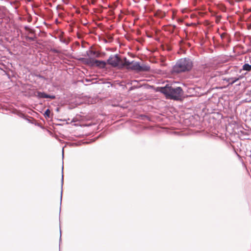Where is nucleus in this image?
I'll return each instance as SVG.
<instances>
[{
    "label": "nucleus",
    "instance_id": "1",
    "mask_svg": "<svg viewBox=\"0 0 251 251\" xmlns=\"http://www.w3.org/2000/svg\"><path fill=\"white\" fill-rule=\"evenodd\" d=\"M157 91L164 94L167 98L175 100H179L181 97L183 91L180 87H174L167 84L164 87H158Z\"/></svg>",
    "mask_w": 251,
    "mask_h": 251
},
{
    "label": "nucleus",
    "instance_id": "2",
    "mask_svg": "<svg viewBox=\"0 0 251 251\" xmlns=\"http://www.w3.org/2000/svg\"><path fill=\"white\" fill-rule=\"evenodd\" d=\"M193 66L192 61L186 58L180 59L173 67L172 72L180 73L190 71Z\"/></svg>",
    "mask_w": 251,
    "mask_h": 251
},
{
    "label": "nucleus",
    "instance_id": "3",
    "mask_svg": "<svg viewBox=\"0 0 251 251\" xmlns=\"http://www.w3.org/2000/svg\"><path fill=\"white\" fill-rule=\"evenodd\" d=\"M121 59L118 54L111 55L107 61L108 64L113 67H118L120 68Z\"/></svg>",
    "mask_w": 251,
    "mask_h": 251
},
{
    "label": "nucleus",
    "instance_id": "4",
    "mask_svg": "<svg viewBox=\"0 0 251 251\" xmlns=\"http://www.w3.org/2000/svg\"><path fill=\"white\" fill-rule=\"evenodd\" d=\"M86 63L91 66H95L102 69L104 68L106 65V63L104 61L96 60L91 58L86 59Z\"/></svg>",
    "mask_w": 251,
    "mask_h": 251
},
{
    "label": "nucleus",
    "instance_id": "5",
    "mask_svg": "<svg viewBox=\"0 0 251 251\" xmlns=\"http://www.w3.org/2000/svg\"><path fill=\"white\" fill-rule=\"evenodd\" d=\"M37 96L38 98H50V99H54L55 96L54 95H50L46 94L44 92H37Z\"/></svg>",
    "mask_w": 251,
    "mask_h": 251
},
{
    "label": "nucleus",
    "instance_id": "6",
    "mask_svg": "<svg viewBox=\"0 0 251 251\" xmlns=\"http://www.w3.org/2000/svg\"><path fill=\"white\" fill-rule=\"evenodd\" d=\"M128 69L138 72L140 63L138 62L131 61Z\"/></svg>",
    "mask_w": 251,
    "mask_h": 251
},
{
    "label": "nucleus",
    "instance_id": "7",
    "mask_svg": "<svg viewBox=\"0 0 251 251\" xmlns=\"http://www.w3.org/2000/svg\"><path fill=\"white\" fill-rule=\"evenodd\" d=\"M131 64V62H130L128 60H127L126 59V58L125 57L124 58V63L122 62V61H121L120 68H123L124 67H126V68L128 69Z\"/></svg>",
    "mask_w": 251,
    "mask_h": 251
},
{
    "label": "nucleus",
    "instance_id": "8",
    "mask_svg": "<svg viewBox=\"0 0 251 251\" xmlns=\"http://www.w3.org/2000/svg\"><path fill=\"white\" fill-rule=\"evenodd\" d=\"M241 78V76H240L238 77H232L228 78L227 79H225L227 82H228V84L232 85L233 83H235L237 81L239 80Z\"/></svg>",
    "mask_w": 251,
    "mask_h": 251
},
{
    "label": "nucleus",
    "instance_id": "9",
    "mask_svg": "<svg viewBox=\"0 0 251 251\" xmlns=\"http://www.w3.org/2000/svg\"><path fill=\"white\" fill-rule=\"evenodd\" d=\"M150 70V66H149L148 65H140L139 64V68L138 72H148V71H149Z\"/></svg>",
    "mask_w": 251,
    "mask_h": 251
},
{
    "label": "nucleus",
    "instance_id": "10",
    "mask_svg": "<svg viewBox=\"0 0 251 251\" xmlns=\"http://www.w3.org/2000/svg\"><path fill=\"white\" fill-rule=\"evenodd\" d=\"M242 70L247 71H251V65L249 64H245L242 67Z\"/></svg>",
    "mask_w": 251,
    "mask_h": 251
},
{
    "label": "nucleus",
    "instance_id": "11",
    "mask_svg": "<svg viewBox=\"0 0 251 251\" xmlns=\"http://www.w3.org/2000/svg\"><path fill=\"white\" fill-rule=\"evenodd\" d=\"M96 53V51L92 50H88L86 51V54L87 56H94Z\"/></svg>",
    "mask_w": 251,
    "mask_h": 251
},
{
    "label": "nucleus",
    "instance_id": "12",
    "mask_svg": "<svg viewBox=\"0 0 251 251\" xmlns=\"http://www.w3.org/2000/svg\"><path fill=\"white\" fill-rule=\"evenodd\" d=\"M50 109H47L44 113V116L46 118H49L50 117Z\"/></svg>",
    "mask_w": 251,
    "mask_h": 251
},
{
    "label": "nucleus",
    "instance_id": "13",
    "mask_svg": "<svg viewBox=\"0 0 251 251\" xmlns=\"http://www.w3.org/2000/svg\"><path fill=\"white\" fill-rule=\"evenodd\" d=\"M94 56H95L96 57H99L100 56V53L96 51V53L95 55H94Z\"/></svg>",
    "mask_w": 251,
    "mask_h": 251
},
{
    "label": "nucleus",
    "instance_id": "14",
    "mask_svg": "<svg viewBox=\"0 0 251 251\" xmlns=\"http://www.w3.org/2000/svg\"><path fill=\"white\" fill-rule=\"evenodd\" d=\"M63 176H62V183L63 184Z\"/></svg>",
    "mask_w": 251,
    "mask_h": 251
},
{
    "label": "nucleus",
    "instance_id": "15",
    "mask_svg": "<svg viewBox=\"0 0 251 251\" xmlns=\"http://www.w3.org/2000/svg\"><path fill=\"white\" fill-rule=\"evenodd\" d=\"M62 152H63V154L64 153V150H62Z\"/></svg>",
    "mask_w": 251,
    "mask_h": 251
},
{
    "label": "nucleus",
    "instance_id": "16",
    "mask_svg": "<svg viewBox=\"0 0 251 251\" xmlns=\"http://www.w3.org/2000/svg\"><path fill=\"white\" fill-rule=\"evenodd\" d=\"M62 195H61V199H62Z\"/></svg>",
    "mask_w": 251,
    "mask_h": 251
}]
</instances>
